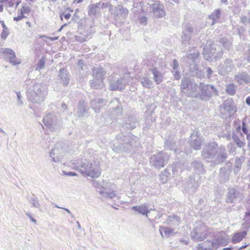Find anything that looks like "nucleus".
<instances>
[{"label": "nucleus", "mask_w": 250, "mask_h": 250, "mask_svg": "<svg viewBox=\"0 0 250 250\" xmlns=\"http://www.w3.org/2000/svg\"><path fill=\"white\" fill-rule=\"evenodd\" d=\"M137 138L131 134L125 135L120 133L116 136L111 144L112 150L116 153L130 151L138 144Z\"/></svg>", "instance_id": "nucleus-1"}, {"label": "nucleus", "mask_w": 250, "mask_h": 250, "mask_svg": "<svg viewBox=\"0 0 250 250\" xmlns=\"http://www.w3.org/2000/svg\"><path fill=\"white\" fill-rule=\"evenodd\" d=\"M72 164L74 168L80 171L83 176L96 178L101 174L100 166L95 162L92 163L86 159H78L74 160Z\"/></svg>", "instance_id": "nucleus-2"}, {"label": "nucleus", "mask_w": 250, "mask_h": 250, "mask_svg": "<svg viewBox=\"0 0 250 250\" xmlns=\"http://www.w3.org/2000/svg\"><path fill=\"white\" fill-rule=\"evenodd\" d=\"M47 94L46 86L41 83H34L28 88L26 92L28 100L32 103L37 104L42 103Z\"/></svg>", "instance_id": "nucleus-3"}, {"label": "nucleus", "mask_w": 250, "mask_h": 250, "mask_svg": "<svg viewBox=\"0 0 250 250\" xmlns=\"http://www.w3.org/2000/svg\"><path fill=\"white\" fill-rule=\"evenodd\" d=\"M197 94L195 98H199L202 100L208 101L211 97L212 94L218 95L217 89L211 84H206L200 83L198 85Z\"/></svg>", "instance_id": "nucleus-4"}, {"label": "nucleus", "mask_w": 250, "mask_h": 250, "mask_svg": "<svg viewBox=\"0 0 250 250\" xmlns=\"http://www.w3.org/2000/svg\"><path fill=\"white\" fill-rule=\"evenodd\" d=\"M105 71L101 66L92 68V76L93 79L90 81V86L94 89H102L104 83L103 80L104 79Z\"/></svg>", "instance_id": "nucleus-5"}, {"label": "nucleus", "mask_w": 250, "mask_h": 250, "mask_svg": "<svg viewBox=\"0 0 250 250\" xmlns=\"http://www.w3.org/2000/svg\"><path fill=\"white\" fill-rule=\"evenodd\" d=\"M181 89L186 96L195 97L198 85L187 77H184L181 81Z\"/></svg>", "instance_id": "nucleus-6"}, {"label": "nucleus", "mask_w": 250, "mask_h": 250, "mask_svg": "<svg viewBox=\"0 0 250 250\" xmlns=\"http://www.w3.org/2000/svg\"><path fill=\"white\" fill-rule=\"evenodd\" d=\"M208 234V230L205 224L198 222L195 224V228L191 232L190 237L194 241H202L207 238Z\"/></svg>", "instance_id": "nucleus-7"}, {"label": "nucleus", "mask_w": 250, "mask_h": 250, "mask_svg": "<svg viewBox=\"0 0 250 250\" xmlns=\"http://www.w3.org/2000/svg\"><path fill=\"white\" fill-rule=\"evenodd\" d=\"M169 157L167 153L161 151L150 158V164L155 168L160 169L167 163Z\"/></svg>", "instance_id": "nucleus-8"}, {"label": "nucleus", "mask_w": 250, "mask_h": 250, "mask_svg": "<svg viewBox=\"0 0 250 250\" xmlns=\"http://www.w3.org/2000/svg\"><path fill=\"white\" fill-rule=\"evenodd\" d=\"M243 190L241 187L236 186L234 188H229L228 189L226 195V202L232 203L242 200Z\"/></svg>", "instance_id": "nucleus-9"}, {"label": "nucleus", "mask_w": 250, "mask_h": 250, "mask_svg": "<svg viewBox=\"0 0 250 250\" xmlns=\"http://www.w3.org/2000/svg\"><path fill=\"white\" fill-rule=\"evenodd\" d=\"M218 144L214 141L207 143L201 152L202 158L208 162H211L215 154Z\"/></svg>", "instance_id": "nucleus-10"}, {"label": "nucleus", "mask_w": 250, "mask_h": 250, "mask_svg": "<svg viewBox=\"0 0 250 250\" xmlns=\"http://www.w3.org/2000/svg\"><path fill=\"white\" fill-rule=\"evenodd\" d=\"M129 74H125L123 78L113 77L111 80L109 87L111 90H122L125 88V86L128 83L129 79Z\"/></svg>", "instance_id": "nucleus-11"}, {"label": "nucleus", "mask_w": 250, "mask_h": 250, "mask_svg": "<svg viewBox=\"0 0 250 250\" xmlns=\"http://www.w3.org/2000/svg\"><path fill=\"white\" fill-rule=\"evenodd\" d=\"M215 46V44L213 43L210 44V47L208 48L206 45V47L204 48L203 53L204 58L206 60L208 61H210L213 59L219 60L222 58L223 55L222 50L221 49L220 50H218L216 51L217 48Z\"/></svg>", "instance_id": "nucleus-12"}, {"label": "nucleus", "mask_w": 250, "mask_h": 250, "mask_svg": "<svg viewBox=\"0 0 250 250\" xmlns=\"http://www.w3.org/2000/svg\"><path fill=\"white\" fill-rule=\"evenodd\" d=\"M189 146L194 149L199 150L201 149L204 142V138L198 132L193 131L189 137Z\"/></svg>", "instance_id": "nucleus-13"}, {"label": "nucleus", "mask_w": 250, "mask_h": 250, "mask_svg": "<svg viewBox=\"0 0 250 250\" xmlns=\"http://www.w3.org/2000/svg\"><path fill=\"white\" fill-rule=\"evenodd\" d=\"M0 52L3 55V59L13 65L21 63L20 61L16 58L15 52L12 49L8 48H2L0 50Z\"/></svg>", "instance_id": "nucleus-14"}, {"label": "nucleus", "mask_w": 250, "mask_h": 250, "mask_svg": "<svg viewBox=\"0 0 250 250\" xmlns=\"http://www.w3.org/2000/svg\"><path fill=\"white\" fill-rule=\"evenodd\" d=\"M228 158L226 148L223 146H218L216 150L215 154L211 160V163L215 165H218L225 162Z\"/></svg>", "instance_id": "nucleus-15"}, {"label": "nucleus", "mask_w": 250, "mask_h": 250, "mask_svg": "<svg viewBox=\"0 0 250 250\" xmlns=\"http://www.w3.org/2000/svg\"><path fill=\"white\" fill-rule=\"evenodd\" d=\"M115 188V184L106 183L104 186H102L103 190H99V192L104 197L112 199L117 196Z\"/></svg>", "instance_id": "nucleus-16"}, {"label": "nucleus", "mask_w": 250, "mask_h": 250, "mask_svg": "<svg viewBox=\"0 0 250 250\" xmlns=\"http://www.w3.org/2000/svg\"><path fill=\"white\" fill-rule=\"evenodd\" d=\"M200 176H190L185 185L186 189L191 193L195 192L200 185Z\"/></svg>", "instance_id": "nucleus-17"}, {"label": "nucleus", "mask_w": 250, "mask_h": 250, "mask_svg": "<svg viewBox=\"0 0 250 250\" xmlns=\"http://www.w3.org/2000/svg\"><path fill=\"white\" fill-rule=\"evenodd\" d=\"M43 122L45 126L52 129H57L58 126L56 116L50 113H47L43 118Z\"/></svg>", "instance_id": "nucleus-18"}, {"label": "nucleus", "mask_w": 250, "mask_h": 250, "mask_svg": "<svg viewBox=\"0 0 250 250\" xmlns=\"http://www.w3.org/2000/svg\"><path fill=\"white\" fill-rule=\"evenodd\" d=\"M198 57V53H192L188 54L187 59L193 63V66H192V64L189 66L190 71L192 72V75L199 77L202 75L201 71L198 69L197 65L195 64L196 60Z\"/></svg>", "instance_id": "nucleus-19"}, {"label": "nucleus", "mask_w": 250, "mask_h": 250, "mask_svg": "<svg viewBox=\"0 0 250 250\" xmlns=\"http://www.w3.org/2000/svg\"><path fill=\"white\" fill-rule=\"evenodd\" d=\"M235 82L238 84H250V75L246 72H239L236 74L234 77Z\"/></svg>", "instance_id": "nucleus-20"}, {"label": "nucleus", "mask_w": 250, "mask_h": 250, "mask_svg": "<svg viewBox=\"0 0 250 250\" xmlns=\"http://www.w3.org/2000/svg\"><path fill=\"white\" fill-rule=\"evenodd\" d=\"M89 108L86 105L83 100H81L79 102L77 114L79 118H86L88 116Z\"/></svg>", "instance_id": "nucleus-21"}, {"label": "nucleus", "mask_w": 250, "mask_h": 250, "mask_svg": "<svg viewBox=\"0 0 250 250\" xmlns=\"http://www.w3.org/2000/svg\"><path fill=\"white\" fill-rule=\"evenodd\" d=\"M61 146V143H57L50 153V156L52 159V161L54 162L57 163L61 161L62 159V156L61 155V153L59 148Z\"/></svg>", "instance_id": "nucleus-22"}, {"label": "nucleus", "mask_w": 250, "mask_h": 250, "mask_svg": "<svg viewBox=\"0 0 250 250\" xmlns=\"http://www.w3.org/2000/svg\"><path fill=\"white\" fill-rule=\"evenodd\" d=\"M234 67V65L232 63V60L227 59L225 60L224 64L219 69V73L222 75H225L230 72Z\"/></svg>", "instance_id": "nucleus-23"}, {"label": "nucleus", "mask_w": 250, "mask_h": 250, "mask_svg": "<svg viewBox=\"0 0 250 250\" xmlns=\"http://www.w3.org/2000/svg\"><path fill=\"white\" fill-rule=\"evenodd\" d=\"M138 124L136 118L133 116H129L125 123L122 126V130H130L135 128Z\"/></svg>", "instance_id": "nucleus-24"}, {"label": "nucleus", "mask_w": 250, "mask_h": 250, "mask_svg": "<svg viewBox=\"0 0 250 250\" xmlns=\"http://www.w3.org/2000/svg\"><path fill=\"white\" fill-rule=\"evenodd\" d=\"M221 108L229 114L234 113L236 111L234 107V103L232 99L226 100L221 105Z\"/></svg>", "instance_id": "nucleus-25"}, {"label": "nucleus", "mask_w": 250, "mask_h": 250, "mask_svg": "<svg viewBox=\"0 0 250 250\" xmlns=\"http://www.w3.org/2000/svg\"><path fill=\"white\" fill-rule=\"evenodd\" d=\"M58 80L61 81V83L64 86L68 85L70 81V75L66 69L64 68L60 69Z\"/></svg>", "instance_id": "nucleus-26"}, {"label": "nucleus", "mask_w": 250, "mask_h": 250, "mask_svg": "<svg viewBox=\"0 0 250 250\" xmlns=\"http://www.w3.org/2000/svg\"><path fill=\"white\" fill-rule=\"evenodd\" d=\"M105 101L102 99L95 98L91 101V108L95 112H99L101 107L105 105Z\"/></svg>", "instance_id": "nucleus-27"}, {"label": "nucleus", "mask_w": 250, "mask_h": 250, "mask_svg": "<svg viewBox=\"0 0 250 250\" xmlns=\"http://www.w3.org/2000/svg\"><path fill=\"white\" fill-rule=\"evenodd\" d=\"M180 218L175 215H172L167 216L166 220L165 223L170 227H176L179 225Z\"/></svg>", "instance_id": "nucleus-28"}, {"label": "nucleus", "mask_w": 250, "mask_h": 250, "mask_svg": "<svg viewBox=\"0 0 250 250\" xmlns=\"http://www.w3.org/2000/svg\"><path fill=\"white\" fill-rule=\"evenodd\" d=\"M231 171L227 170L226 168L222 167L220 169L219 181L221 183H225L228 182L229 179V175Z\"/></svg>", "instance_id": "nucleus-29"}, {"label": "nucleus", "mask_w": 250, "mask_h": 250, "mask_svg": "<svg viewBox=\"0 0 250 250\" xmlns=\"http://www.w3.org/2000/svg\"><path fill=\"white\" fill-rule=\"evenodd\" d=\"M192 167L193 170L195 173H196L198 175L200 174H204L205 172V169L203 167V165L200 161L194 160L192 163Z\"/></svg>", "instance_id": "nucleus-30"}, {"label": "nucleus", "mask_w": 250, "mask_h": 250, "mask_svg": "<svg viewBox=\"0 0 250 250\" xmlns=\"http://www.w3.org/2000/svg\"><path fill=\"white\" fill-rule=\"evenodd\" d=\"M132 209L139 214L145 215L146 217L148 216L147 214L151 210V209H148V205L146 204H142L139 206H134L132 208Z\"/></svg>", "instance_id": "nucleus-31"}, {"label": "nucleus", "mask_w": 250, "mask_h": 250, "mask_svg": "<svg viewBox=\"0 0 250 250\" xmlns=\"http://www.w3.org/2000/svg\"><path fill=\"white\" fill-rule=\"evenodd\" d=\"M150 71L153 74V79L156 84H159L163 81V74L155 67L151 69Z\"/></svg>", "instance_id": "nucleus-32"}, {"label": "nucleus", "mask_w": 250, "mask_h": 250, "mask_svg": "<svg viewBox=\"0 0 250 250\" xmlns=\"http://www.w3.org/2000/svg\"><path fill=\"white\" fill-rule=\"evenodd\" d=\"M154 15L157 18H162L165 15V11L156 3H153L151 6Z\"/></svg>", "instance_id": "nucleus-33"}, {"label": "nucleus", "mask_w": 250, "mask_h": 250, "mask_svg": "<svg viewBox=\"0 0 250 250\" xmlns=\"http://www.w3.org/2000/svg\"><path fill=\"white\" fill-rule=\"evenodd\" d=\"M247 234L246 231H242L234 234L232 237L231 242L233 244L240 242L246 236Z\"/></svg>", "instance_id": "nucleus-34"}, {"label": "nucleus", "mask_w": 250, "mask_h": 250, "mask_svg": "<svg viewBox=\"0 0 250 250\" xmlns=\"http://www.w3.org/2000/svg\"><path fill=\"white\" fill-rule=\"evenodd\" d=\"M221 16V11L219 9L215 10L211 14L208 16V18L212 21L211 25H213L218 22Z\"/></svg>", "instance_id": "nucleus-35"}, {"label": "nucleus", "mask_w": 250, "mask_h": 250, "mask_svg": "<svg viewBox=\"0 0 250 250\" xmlns=\"http://www.w3.org/2000/svg\"><path fill=\"white\" fill-rule=\"evenodd\" d=\"M140 82L144 87L150 89L153 86V82L148 76H144L140 79Z\"/></svg>", "instance_id": "nucleus-36"}, {"label": "nucleus", "mask_w": 250, "mask_h": 250, "mask_svg": "<svg viewBox=\"0 0 250 250\" xmlns=\"http://www.w3.org/2000/svg\"><path fill=\"white\" fill-rule=\"evenodd\" d=\"M216 243H217L218 245H226L228 243V238L225 236L224 237L219 238L215 240H213L211 243V247L217 249L218 246V245H216Z\"/></svg>", "instance_id": "nucleus-37"}, {"label": "nucleus", "mask_w": 250, "mask_h": 250, "mask_svg": "<svg viewBox=\"0 0 250 250\" xmlns=\"http://www.w3.org/2000/svg\"><path fill=\"white\" fill-rule=\"evenodd\" d=\"M220 43L222 44L223 47L228 51H229L232 45V40L226 38H221L220 40Z\"/></svg>", "instance_id": "nucleus-38"}, {"label": "nucleus", "mask_w": 250, "mask_h": 250, "mask_svg": "<svg viewBox=\"0 0 250 250\" xmlns=\"http://www.w3.org/2000/svg\"><path fill=\"white\" fill-rule=\"evenodd\" d=\"M165 146L167 149H169L174 151L175 153H178V150L176 148V143L172 139H168L165 141Z\"/></svg>", "instance_id": "nucleus-39"}, {"label": "nucleus", "mask_w": 250, "mask_h": 250, "mask_svg": "<svg viewBox=\"0 0 250 250\" xmlns=\"http://www.w3.org/2000/svg\"><path fill=\"white\" fill-rule=\"evenodd\" d=\"M226 92L229 95L233 96L235 94L236 91V86L233 83L226 85Z\"/></svg>", "instance_id": "nucleus-40"}, {"label": "nucleus", "mask_w": 250, "mask_h": 250, "mask_svg": "<svg viewBox=\"0 0 250 250\" xmlns=\"http://www.w3.org/2000/svg\"><path fill=\"white\" fill-rule=\"evenodd\" d=\"M240 158H236L235 159V165H234V173L235 175H236L240 171L241 168V164L243 162V160Z\"/></svg>", "instance_id": "nucleus-41"}, {"label": "nucleus", "mask_w": 250, "mask_h": 250, "mask_svg": "<svg viewBox=\"0 0 250 250\" xmlns=\"http://www.w3.org/2000/svg\"><path fill=\"white\" fill-rule=\"evenodd\" d=\"M182 41L183 44L186 45L189 44V42L190 39V35L185 33V31L182 32V35L181 36Z\"/></svg>", "instance_id": "nucleus-42"}, {"label": "nucleus", "mask_w": 250, "mask_h": 250, "mask_svg": "<svg viewBox=\"0 0 250 250\" xmlns=\"http://www.w3.org/2000/svg\"><path fill=\"white\" fill-rule=\"evenodd\" d=\"M45 60L46 59L44 57H42L39 60V62L37 63L35 66L36 70L40 71L44 67Z\"/></svg>", "instance_id": "nucleus-43"}, {"label": "nucleus", "mask_w": 250, "mask_h": 250, "mask_svg": "<svg viewBox=\"0 0 250 250\" xmlns=\"http://www.w3.org/2000/svg\"><path fill=\"white\" fill-rule=\"evenodd\" d=\"M162 229L164 231L165 234L167 236H169L170 234L173 232L174 229H173L167 228V227H161L160 229V232L162 235V236L163 237Z\"/></svg>", "instance_id": "nucleus-44"}, {"label": "nucleus", "mask_w": 250, "mask_h": 250, "mask_svg": "<svg viewBox=\"0 0 250 250\" xmlns=\"http://www.w3.org/2000/svg\"><path fill=\"white\" fill-rule=\"evenodd\" d=\"M232 138L238 146L242 147L245 146V143L241 140L236 135L233 134Z\"/></svg>", "instance_id": "nucleus-45"}, {"label": "nucleus", "mask_w": 250, "mask_h": 250, "mask_svg": "<svg viewBox=\"0 0 250 250\" xmlns=\"http://www.w3.org/2000/svg\"><path fill=\"white\" fill-rule=\"evenodd\" d=\"M117 8L120 14L124 15L125 17L127 16L128 11L126 7H124L123 5H119Z\"/></svg>", "instance_id": "nucleus-46"}, {"label": "nucleus", "mask_w": 250, "mask_h": 250, "mask_svg": "<svg viewBox=\"0 0 250 250\" xmlns=\"http://www.w3.org/2000/svg\"><path fill=\"white\" fill-rule=\"evenodd\" d=\"M240 21L241 23L248 26L250 29V17H247V16H241L240 18Z\"/></svg>", "instance_id": "nucleus-47"}, {"label": "nucleus", "mask_w": 250, "mask_h": 250, "mask_svg": "<svg viewBox=\"0 0 250 250\" xmlns=\"http://www.w3.org/2000/svg\"><path fill=\"white\" fill-rule=\"evenodd\" d=\"M30 202L32 204L34 207L39 208L40 204L38 198L34 195L31 198Z\"/></svg>", "instance_id": "nucleus-48"}, {"label": "nucleus", "mask_w": 250, "mask_h": 250, "mask_svg": "<svg viewBox=\"0 0 250 250\" xmlns=\"http://www.w3.org/2000/svg\"><path fill=\"white\" fill-rule=\"evenodd\" d=\"M31 10V8L26 3H23L22 7L20 10V12L22 14H26L29 13ZM20 11V9L18 10Z\"/></svg>", "instance_id": "nucleus-49"}, {"label": "nucleus", "mask_w": 250, "mask_h": 250, "mask_svg": "<svg viewBox=\"0 0 250 250\" xmlns=\"http://www.w3.org/2000/svg\"><path fill=\"white\" fill-rule=\"evenodd\" d=\"M95 6L90 4L88 7V12L89 15L95 16L96 14V8H95Z\"/></svg>", "instance_id": "nucleus-50"}, {"label": "nucleus", "mask_w": 250, "mask_h": 250, "mask_svg": "<svg viewBox=\"0 0 250 250\" xmlns=\"http://www.w3.org/2000/svg\"><path fill=\"white\" fill-rule=\"evenodd\" d=\"M174 79L176 80H179L181 77V75L179 69L172 71Z\"/></svg>", "instance_id": "nucleus-51"}, {"label": "nucleus", "mask_w": 250, "mask_h": 250, "mask_svg": "<svg viewBox=\"0 0 250 250\" xmlns=\"http://www.w3.org/2000/svg\"><path fill=\"white\" fill-rule=\"evenodd\" d=\"M17 96V104L19 106H21L23 104V101L21 100V96L20 92H16Z\"/></svg>", "instance_id": "nucleus-52"}, {"label": "nucleus", "mask_w": 250, "mask_h": 250, "mask_svg": "<svg viewBox=\"0 0 250 250\" xmlns=\"http://www.w3.org/2000/svg\"><path fill=\"white\" fill-rule=\"evenodd\" d=\"M183 31H185V33L190 34L193 32V29L190 25H187Z\"/></svg>", "instance_id": "nucleus-53"}, {"label": "nucleus", "mask_w": 250, "mask_h": 250, "mask_svg": "<svg viewBox=\"0 0 250 250\" xmlns=\"http://www.w3.org/2000/svg\"><path fill=\"white\" fill-rule=\"evenodd\" d=\"M139 20L140 23L144 25H146L147 22V18L146 17L142 16L141 17H140Z\"/></svg>", "instance_id": "nucleus-54"}, {"label": "nucleus", "mask_w": 250, "mask_h": 250, "mask_svg": "<svg viewBox=\"0 0 250 250\" xmlns=\"http://www.w3.org/2000/svg\"><path fill=\"white\" fill-rule=\"evenodd\" d=\"M172 67L173 70L179 69V65L177 60L174 59L173 61Z\"/></svg>", "instance_id": "nucleus-55"}, {"label": "nucleus", "mask_w": 250, "mask_h": 250, "mask_svg": "<svg viewBox=\"0 0 250 250\" xmlns=\"http://www.w3.org/2000/svg\"><path fill=\"white\" fill-rule=\"evenodd\" d=\"M8 30H7L6 29H3L1 33V35H0V37L3 40H5L7 38V37L8 36V34H9V33H8Z\"/></svg>", "instance_id": "nucleus-56"}, {"label": "nucleus", "mask_w": 250, "mask_h": 250, "mask_svg": "<svg viewBox=\"0 0 250 250\" xmlns=\"http://www.w3.org/2000/svg\"><path fill=\"white\" fill-rule=\"evenodd\" d=\"M197 250H213L211 248H206L203 246L202 244H199L197 247Z\"/></svg>", "instance_id": "nucleus-57"}, {"label": "nucleus", "mask_w": 250, "mask_h": 250, "mask_svg": "<svg viewBox=\"0 0 250 250\" xmlns=\"http://www.w3.org/2000/svg\"><path fill=\"white\" fill-rule=\"evenodd\" d=\"M112 5L109 2H106L103 3L102 4L101 7L103 9L108 8L109 10H110L112 7Z\"/></svg>", "instance_id": "nucleus-58"}, {"label": "nucleus", "mask_w": 250, "mask_h": 250, "mask_svg": "<svg viewBox=\"0 0 250 250\" xmlns=\"http://www.w3.org/2000/svg\"><path fill=\"white\" fill-rule=\"evenodd\" d=\"M228 147L230 152H233L235 150L236 148L234 145L232 143H229L228 146Z\"/></svg>", "instance_id": "nucleus-59"}, {"label": "nucleus", "mask_w": 250, "mask_h": 250, "mask_svg": "<svg viewBox=\"0 0 250 250\" xmlns=\"http://www.w3.org/2000/svg\"><path fill=\"white\" fill-rule=\"evenodd\" d=\"M25 16L23 15L21 12H20V14L16 17L14 18V20L16 21H19L22 20Z\"/></svg>", "instance_id": "nucleus-60"}, {"label": "nucleus", "mask_w": 250, "mask_h": 250, "mask_svg": "<svg viewBox=\"0 0 250 250\" xmlns=\"http://www.w3.org/2000/svg\"><path fill=\"white\" fill-rule=\"evenodd\" d=\"M242 130L243 133L245 134H247L249 133V131L246 126V125L244 123H243V126L242 127Z\"/></svg>", "instance_id": "nucleus-61"}, {"label": "nucleus", "mask_w": 250, "mask_h": 250, "mask_svg": "<svg viewBox=\"0 0 250 250\" xmlns=\"http://www.w3.org/2000/svg\"><path fill=\"white\" fill-rule=\"evenodd\" d=\"M206 71H207V75L208 78H209L210 75L213 73V71L210 67H207L206 68Z\"/></svg>", "instance_id": "nucleus-62"}, {"label": "nucleus", "mask_w": 250, "mask_h": 250, "mask_svg": "<svg viewBox=\"0 0 250 250\" xmlns=\"http://www.w3.org/2000/svg\"><path fill=\"white\" fill-rule=\"evenodd\" d=\"M84 65V62L83 60H80L78 62V66L81 69L83 70V66Z\"/></svg>", "instance_id": "nucleus-63"}, {"label": "nucleus", "mask_w": 250, "mask_h": 250, "mask_svg": "<svg viewBox=\"0 0 250 250\" xmlns=\"http://www.w3.org/2000/svg\"><path fill=\"white\" fill-rule=\"evenodd\" d=\"M169 174V173L166 169H165L163 172H162L161 176L167 178Z\"/></svg>", "instance_id": "nucleus-64"}]
</instances>
